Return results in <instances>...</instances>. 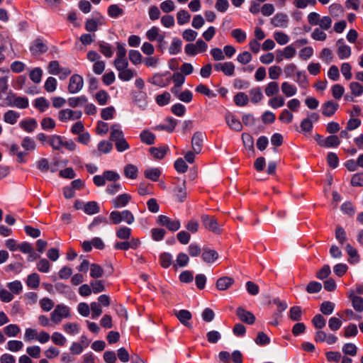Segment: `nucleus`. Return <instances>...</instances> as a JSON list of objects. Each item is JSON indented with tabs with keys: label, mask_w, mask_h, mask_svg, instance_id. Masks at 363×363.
Instances as JSON below:
<instances>
[{
	"label": "nucleus",
	"mask_w": 363,
	"mask_h": 363,
	"mask_svg": "<svg viewBox=\"0 0 363 363\" xmlns=\"http://www.w3.org/2000/svg\"><path fill=\"white\" fill-rule=\"evenodd\" d=\"M201 257L204 262L211 264L214 262L218 258V254L214 250L205 247L203 249Z\"/></svg>",
	"instance_id": "6ab92c4d"
},
{
	"label": "nucleus",
	"mask_w": 363,
	"mask_h": 363,
	"mask_svg": "<svg viewBox=\"0 0 363 363\" xmlns=\"http://www.w3.org/2000/svg\"><path fill=\"white\" fill-rule=\"evenodd\" d=\"M162 172L158 168H150L144 172V175L147 179L153 182L158 181Z\"/></svg>",
	"instance_id": "4c0bfd02"
},
{
	"label": "nucleus",
	"mask_w": 363,
	"mask_h": 363,
	"mask_svg": "<svg viewBox=\"0 0 363 363\" xmlns=\"http://www.w3.org/2000/svg\"><path fill=\"white\" fill-rule=\"evenodd\" d=\"M169 151V147L167 145L161 146L159 147H152L150 149V152L157 160H161L164 157L167 152Z\"/></svg>",
	"instance_id": "bb28decb"
},
{
	"label": "nucleus",
	"mask_w": 363,
	"mask_h": 363,
	"mask_svg": "<svg viewBox=\"0 0 363 363\" xmlns=\"http://www.w3.org/2000/svg\"><path fill=\"white\" fill-rule=\"evenodd\" d=\"M189 262V256L184 252H180L177 255L175 262L173 263V267L177 269L179 267H186Z\"/></svg>",
	"instance_id": "473e14b6"
},
{
	"label": "nucleus",
	"mask_w": 363,
	"mask_h": 363,
	"mask_svg": "<svg viewBox=\"0 0 363 363\" xmlns=\"http://www.w3.org/2000/svg\"><path fill=\"white\" fill-rule=\"evenodd\" d=\"M279 83L275 81L269 82L264 87V93L268 97H272L279 95Z\"/></svg>",
	"instance_id": "393cba45"
},
{
	"label": "nucleus",
	"mask_w": 363,
	"mask_h": 363,
	"mask_svg": "<svg viewBox=\"0 0 363 363\" xmlns=\"http://www.w3.org/2000/svg\"><path fill=\"white\" fill-rule=\"evenodd\" d=\"M63 141V138L57 135H52L48 139L50 145L55 150H59L62 147Z\"/></svg>",
	"instance_id": "2f4dec72"
},
{
	"label": "nucleus",
	"mask_w": 363,
	"mask_h": 363,
	"mask_svg": "<svg viewBox=\"0 0 363 363\" xmlns=\"http://www.w3.org/2000/svg\"><path fill=\"white\" fill-rule=\"evenodd\" d=\"M132 197L128 194H122L112 199L111 203L114 208H121L126 206Z\"/></svg>",
	"instance_id": "9b49d317"
},
{
	"label": "nucleus",
	"mask_w": 363,
	"mask_h": 363,
	"mask_svg": "<svg viewBox=\"0 0 363 363\" xmlns=\"http://www.w3.org/2000/svg\"><path fill=\"white\" fill-rule=\"evenodd\" d=\"M26 284L30 289H37L40 285V276L37 273H33L28 276Z\"/></svg>",
	"instance_id": "ea45409f"
},
{
	"label": "nucleus",
	"mask_w": 363,
	"mask_h": 363,
	"mask_svg": "<svg viewBox=\"0 0 363 363\" xmlns=\"http://www.w3.org/2000/svg\"><path fill=\"white\" fill-rule=\"evenodd\" d=\"M21 145L25 151H21L18 145L12 144L10 147V152L17 157V160L19 163H25L26 162L25 157L28 154L26 151H34L36 148V145L33 139L26 136L22 140Z\"/></svg>",
	"instance_id": "f257e3e1"
},
{
	"label": "nucleus",
	"mask_w": 363,
	"mask_h": 363,
	"mask_svg": "<svg viewBox=\"0 0 363 363\" xmlns=\"http://www.w3.org/2000/svg\"><path fill=\"white\" fill-rule=\"evenodd\" d=\"M177 318L185 326L191 328V324L189 322L192 318L191 313L187 310H180L176 313Z\"/></svg>",
	"instance_id": "b1692460"
},
{
	"label": "nucleus",
	"mask_w": 363,
	"mask_h": 363,
	"mask_svg": "<svg viewBox=\"0 0 363 363\" xmlns=\"http://www.w3.org/2000/svg\"><path fill=\"white\" fill-rule=\"evenodd\" d=\"M21 129L27 133H33L38 127L37 121L33 118H28L22 120L19 123Z\"/></svg>",
	"instance_id": "dca6fc26"
},
{
	"label": "nucleus",
	"mask_w": 363,
	"mask_h": 363,
	"mask_svg": "<svg viewBox=\"0 0 363 363\" xmlns=\"http://www.w3.org/2000/svg\"><path fill=\"white\" fill-rule=\"evenodd\" d=\"M234 102L238 106H245L249 102L247 95L244 92H238L233 98Z\"/></svg>",
	"instance_id": "c03bdc74"
},
{
	"label": "nucleus",
	"mask_w": 363,
	"mask_h": 363,
	"mask_svg": "<svg viewBox=\"0 0 363 363\" xmlns=\"http://www.w3.org/2000/svg\"><path fill=\"white\" fill-rule=\"evenodd\" d=\"M334 309L335 303L329 301H323L320 306V312L325 315L332 314Z\"/></svg>",
	"instance_id": "a18cd8bd"
},
{
	"label": "nucleus",
	"mask_w": 363,
	"mask_h": 363,
	"mask_svg": "<svg viewBox=\"0 0 363 363\" xmlns=\"http://www.w3.org/2000/svg\"><path fill=\"white\" fill-rule=\"evenodd\" d=\"M140 138L141 141L147 145L154 144L155 140V135L147 130L142 131Z\"/></svg>",
	"instance_id": "37998d69"
},
{
	"label": "nucleus",
	"mask_w": 363,
	"mask_h": 363,
	"mask_svg": "<svg viewBox=\"0 0 363 363\" xmlns=\"http://www.w3.org/2000/svg\"><path fill=\"white\" fill-rule=\"evenodd\" d=\"M97 148L101 153L108 154L112 150L113 145L108 140H102L99 143Z\"/></svg>",
	"instance_id": "69168bd1"
},
{
	"label": "nucleus",
	"mask_w": 363,
	"mask_h": 363,
	"mask_svg": "<svg viewBox=\"0 0 363 363\" xmlns=\"http://www.w3.org/2000/svg\"><path fill=\"white\" fill-rule=\"evenodd\" d=\"M158 223L162 226H165L169 230L177 231L180 228V221L177 219H172L166 216L160 215L158 217Z\"/></svg>",
	"instance_id": "39448f33"
},
{
	"label": "nucleus",
	"mask_w": 363,
	"mask_h": 363,
	"mask_svg": "<svg viewBox=\"0 0 363 363\" xmlns=\"http://www.w3.org/2000/svg\"><path fill=\"white\" fill-rule=\"evenodd\" d=\"M232 37L239 43H242L246 40L247 34L240 28H236L231 32Z\"/></svg>",
	"instance_id": "052dcab7"
},
{
	"label": "nucleus",
	"mask_w": 363,
	"mask_h": 363,
	"mask_svg": "<svg viewBox=\"0 0 363 363\" xmlns=\"http://www.w3.org/2000/svg\"><path fill=\"white\" fill-rule=\"evenodd\" d=\"M236 314L240 320L245 323L251 325L255 323V315L251 312L247 311L241 307H239L237 309Z\"/></svg>",
	"instance_id": "2eb2a0df"
},
{
	"label": "nucleus",
	"mask_w": 363,
	"mask_h": 363,
	"mask_svg": "<svg viewBox=\"0 0 363 363\" xmlns=\"http://www.w3.org/2000/svg\"><path fill=\"white\" fill-rule=\"evenodd\" d=\"M203 133L196 132L191 138V147L194 152L199 154L201 152L203 146Z\"/></svg>",
	"instance_id": "f3484780"
},
{
	"label": "nucleus",
	"mask_w": 363,
	"mask_h": 363,
	"mask_svg": "<svg viewBox=\"0 0 363 363\" xmlns=\"http://www.w3.org/2000/svg\"><path fill=\"white\" fill-rule=\"evenodd\" d=\"M81 111H73L69 108L62 109L58 113V118L62 122H67L69 120H77L82 117Z\"/></svg>",
	"instance_id": "20e7f679"
},
{
	"label": "nucleus",
	"mask_w": 363,
	"mask_h": 363,
	"mask_svg": "<svg viewBox=\"0 0 363 363\" xmlns=\"http://www.w3.org/2000/svg\"><path fill=\"white\" fill-rule=\"evenodd\" d=\"M104 275V269L98 264H91L90 265V277L93 279H99Z\"/></svg>",
	"instance_id": "49530a36"
},
{
	"label": "nucleus",
	"mask_w": 363,
	"mask_h": 363,
	"mask_svg": "<svg viewBox=\"0 0 363 363\" xmlns=\"http://www.w3.org/2000/svg\"><path fill=\"white\" fill-rule=\"evenodd\" d=\"M160 262L163 268H168L172 264V256L168 252H163L160 256Z\"/></svg>",
	"instance_id": "13d9d810"
},
{
	"label": "nucleus",
	"mask_w": 363,
	"mask_h": 363,
	"mask_svg": "<svg viewBox=\"0 0 363 363\" xmlns=\"http://www.w3.org/2000/svg\"><path fill=\"white\" fill-rule=\"evenodd\" d=\"M191 18V15L186 10L182 9L177 13V20L179 25L187 23Z\"/></svg>",
	"instance_id": "8fccbe9b"
},
{
	"label": "nucleus",
	"mask_w": 363,
	"mask_h": 363,
	"mask_svg": "<svg viewBox=\"0 0 363 363\" xmlns=\"http://www.w3.org/2000/svg\"><path fill=\"white\" fill-rule=\"evenodd\" d=\"M196 91L203 94L209 98H214L216 96V94L211 90L206 85L200 84L196 87Z\"/></svg>",
	"instance_id": "6e6d98bb"
},
{
	"label": "nucleus",
	"mask_w": 363,
	"mask_h": 363,
	"mask_svg": "<svg viewBox=\"0 0 363 363\" xmlns=\"http://www.w3.org/2000/svg\"><path fill=\"white\" fill-rule=\"evenodd\" d=\"M138 169L133 164H128L124 168V174L127 178L135 179L138 177Z\"/></svg>",
	"instance_id": "de8ad7c7"
},
{
	"label": "nucleus",
	"mask_w": 363,
	"mask_h": 363,
	"mask_svg": "<svg viewBox=\"0 0 363 363\" xmlns=\"http://www.w3.org/2000/svg\"><path fill=\"white\" fill-rule=\"evenodd\" d=\"M201 219L203 225L208 230L216 234L221 233V229L217 223V220L213 216L202 215Z\"/></svg>",
	"instance_id": "7ed1b4c3"
},
{
	"label": "nucleus",
	"mask_w": 363,
	"mask_h": 363,
	"mask_svg": "<svg viewBox=\"0 0 363 363\" xmlns=\"http://www.w3.org/2000/svg\"><path fill=\"white\" fill-rule=\"evenodd\" d=\"M43 73L41 68L35 67L30 70L29 77L34 83L39 84L41 82Z\"/></svg>",
	"instance_id": "3c124183"
},
{
	"label": "nucleus",
	"mask_w": 363,
	"mask_h": 363,
	"mask_svg": "<svg viewBox=\"0 0 363 363\" xmlns=\"http://www.w3.org/2000/svg\"><path fill=\"white\" fill-rule=\"evenodd\" d=\"M20 118V113L13 110H9L4 114V121L6 123L14 125Z\"/></svg>",
	"instance_id": "cd10ccee"
},
{
	"label": "nucleus",
	"mask_w": 363,
	"mask_h": 363,
	"mask_svg": "<svg viewBox=\"0 0 363 363\" xmlns=\"http://www.w3.org/2000/svg\"><path fill=\"white\" fill-rule=\"evenodd\" d=\"M160 28L157 26H152L146 32V37L150 41L157 40L159 43H162L164 39V35L161 34Z\"/></svg>",
	"instance_id": "aec40b11"
},
{
	"label": "nucleus",
	"mask_w": 363,
	"mask_h": 363,
	"mask_svg": "<svg viewBox=\"0 0 363 363\" xmlns=\"http://www.w3.org/2000/svg\"><path fill=\"white\" fill-rule=\"evenodd\" d=\"M339 108V104L333 101H328L322 105V113L327 117L335 114Z\"/></svg>",
	"instance_id": "4468645a"
},
{
	"label": "nucleus",
	"mask_w": 363,
	"mask_h": 363,
	"mask_svg": "<svg viewBox=\"0 0 363 363\" xmlns=\"http://www.w3.org/2000/svg\"><path fill=\"white\" fill-rule=\"evenodd\" d=\"M124 138L123 132L121 130V126L115 123L111 127L110 140L114 143L118 140Z\"/></svg>",
	"instance_id": "5701e85b"
},
{
	"label": "nucleus",
	"mask_w": 363,
	"mask_h": 363,
	"mask_svg": "<svg viewBox=\"0 0 363 363\" xmlns=\"http://www.w3.org/2000/svg\"><path fill=\"white\" fill-rule=\"evenodd\" d=\"M330 14L335 18L342 16L344 13L343 7L339 4H333L329 7Z\"/></svg>",
	"instance_id": "bf43d9fd"
},
{
	"label": "nucleus",
	"mask_w": 363,
	"mask_h": 363,
	"mask_svg": "<svg viewBox=\"0 0 363 363\" xmlns=\"http://www.w3.org/2000/svg\"><path fill=\"white\" fill-rule=\"evenodd\" d=\"M347 297L352 301V307L357 312L361 313L363 311V298L362 297L355 295L354 291L352 290H350L348 292Z\"/></svg>",
	"instance_id": "ddd939ff"
},
{
	"label": "nucleus",
	"mask_w": 363,
	"mask_h": 363,
	"mask_svg": "<svg viewBox=\"0 0 363 363\" xmlns=\"http://www.w3.org/2000/svg\"><path fill=\"white\" fill-rule=\"evenodd\" d=\"M214 69L219 72H223L226 76H232L235 73V65L232 62H219L214 65Z\"/></svg>",
	"instance_id": "1a4fd4ad"
},
{
	"label": "nucleus",
	"mask_w": 363,
	"mask_h": 363,
	"mask_svg": "<svg viewBox=\"0 0 363 363\" xmlns=\"http://www.w3.org/2000/svg\"><path fill=\"white\" fill-rule=\"evenodd\" d=\"M249 94L250 97V101L255 104L259 103L264 98L262 89L259 86H256L251 89L249 91Z\"/></svg>",
	"instance_id": "a878e982"
},
{
	"label": "nucleus",
	"mask_w": 363,
	"mask_h": 363,
	"mask_svg": "<svg viewBox=\"0 0 363 363\" xmlns=\"http://www.w3.org/2000/svg\"><path fill=\"white\" fill-rule=\"evenodd\" d=\"M90 285L94 294H99L105 291L104 281L102 280H92L90 281Z\"/></svg>",
	"instance_id": "e2e57ef3"
},
{
	"label": "nucleus",
	"mask_w": 363,
	"mask_h": 363,
	"mask_svg": "<svg viewBox=\"0 0 363 363\" xmlns=\"http://www.w3.org/2000/svg\"><path fill=\"white\" fill-rule=\"evenodd\" d=\"M311 322L313 326L318 330L323 328L326 324V320L321 314L314 315Z\"/></svg>",
	"instance_id": "4d7b16f0"
},
{
	"label": "nucleus",
	"mask_w": 363,
	"mask_h": 363,
	"mask_svg": "<svg viewBox=\"0 0 363 363\" xmlns=\"http://www.w3.org/2000/svg\"><path fill=\"white\" fill-rule=\"evenodd\" d=\"M285 104V99L281 95H277L270 97L268 101V105L273 109H277L284 106Z\"/></svg>",
	"instance_id": "c756f323"
},
{
	"label": "nucleus",
	"mask_w": 363,
	"mask_h": 363,
	"mask_svg": "<svg viewBox=\"0 0 363 363\" xmlns=\"http://www.w3.org/2000/svg\"><path fill=\"white\" fill-rule=\"evenodd\" d=\"M84 86V80L81 75L73 74L69 79L68 91L71 94L79 92Z\"/></svg>",
	"instance_id": "423d86ee"
},
{
	"label": "nucleus",
	"mask_w": 363,
	"mask_h": 363,
	"mask_svg": "<svg viewBox=\"0 0 363 363\" xmlns=\"http://www.w3.org/2000/svg\"><path fill=\"white\" fill-rule=\"evenodd\" d=\"M132 230L126 226L119 228L116 231V235L118 239L121 240H129L131 237Z\"/></svg>",
	"instance_id": "e433bc0d"
},
{
	"label": "nucleus",
	"mask_w": 363,
	"mask_h": 363,
	"mask_svg": "<svg viewBox=\"0 0 363 363\" xmlns=\"http://www.w3.org/2000/svg\"><path fill=\"white\" fill-rule=\"evenodd\" d=\"M48 46L40 38L35 39L30 47L33 55H39L48 51Z\"/></svg>",
	"instance_id": "6e6552de"
},
{
	"label": "nucleus",
	"mask_w": 363,
	"mask_h": 363,
	"mask_svg": "<svg viewBox=\"0 0 363 363\" xmlns=\"http://www.w3.org/2000/svg\"><path fill=\"white\" fill-rule=\"evenodd\" d=\"M63 329L66 333L74 335L79 333V325L77 323H67L63 325Z\"/></svg>",
	"instance_id": "09e8293b"
},
{
	"label": "nucleus",
	"mask_w": 363,
	"mask_h": 363,
	"mask_svg": "<svg viewBox=\"0 0 363 363\" xmlns=\"http://www.w3.org/2000/svg\"><path fill=\"white\" fill-rule=\"evenodd\" d=\"M302 311L300 306H293L289 310V318L293 321H299L301 319Z\"/></svg>",
	"instance_id": "864d4df0"
},
{
	"label": "nucleus",
	"mask_w": 363,
	"mask_h": 363,
	"mask_svg": "<svg viewBox=\"0 0 363 363\" xmlns=\"http://www.w3.org/2000/svg\"><path fill=\"white\" fill-rule=\"evenodd\" d=\"M345 250L350 256L348 262L351 264L357 263L359 261V255L357 250L354 248L350 244H347Z\"/></svg>",
	"instance_id": "72a5a7b5"
},
{
	"label": "nucleus",
	"mask_w": 363,
	"mask_h": 363,
	"mask_svg": "<svg viewBox=\"0 0 363 363\" xmlns=\"http://www.w3.org/2000/svg\"><path fill=\"white\" fill-rule=\"evenodd\" d=\"M70 316V308L65 306L59 304L50 314L51 320L58 324L63 318H67Z\"/></svg>",
	"instance_id": "f03ea898"
},
{
	"label": "nucleus",
	"mask_w": 363,
	"mask_h": 363,
	"mask_svg": "<svg viewBox=\"0 0 363 363\" xmlns=\"http://www.w3.org/2000/svg\"><path fill=\"white\" fill-rule=\"evenodd\" d=\"M171 95L169 92H164L156 96L155 101L160 106L167 105L170 102Z\"/></svg>",
	"instance_id": "680f3d73"
},
{
	"label": "nucleus",
	"mask_w": 363,
	"mask_h": 363,
	"mask_svg": "<svg viewBox=\"0 0 363 363\" xmlns=\"http://www.w3.org/2000/svg\"><path fill=\"white\" fill-rule=\"evenodd\" d=\"M136 74L135 70L127 68L118 72V78L123 82H128L135 77Z\"/></svg>",
	"instance_id": "58836bf2"
},
{
	"label": "nucleus",
	"mask_w": 363,
	"mask_h": 363,
	"mask_svg": "<svg viewBox=\"0 0 363 363\" xmlns=\"http://www.w3.org/2000/svg\"><path fill=\"white\" fill-rule=\"evenodd\" d=\"M21 332V328L16 324H9L4 328V333L8 337H16Z\"/></svg>",
	"instance_id": "79ce46f5"
},
{
	"label": "nucleus",
	"mask_w": 363,
	"mask_h": 363,
	"mask_svg": "<svg viewBox=\"0 0 363 363\" xmlns=\"http://www.w3.org/2000/svg\"><path fill=\"white\" fill-rule=\"evenodd\" d=\"M337 55L340 60L348 58L351 55V48L345 44L343 39L337 41Z\"/></svg>",
	"instance_id": "f8f14e48"
},
{
	"label": "nucleus",
	"mask_w": 363,
	"mask_h": 363,
	"mask_svg": "<svg viewBox=\"0 0 363 363\" xmlns=\"http://www.w3.org/2000/svg\"><path fill=\"white\" fill-rule=\"evenodd\" d=\"M225 121H226L227 124L231 129H233L235 131H240L242 130V123L232 113H228L225 116Z\"/></svg>",
	"instance_id": "4be33fe9"
},
{
	"label": "nucleus",
	"mask_w": 363,
	"mask_h": 363,
	"mask_svg": "<svg viewBox=\"0 0 363 363\" xmlns=\"http://www.w3.org/2000/svg\"><path fill=\"white\" fill-rule=\"evenodd\" d=\"M34 106L40 112H44L49 107V103L44 97H39L34 101Z\"/></svg>",
	"instance_id": "774afa93"
},
{
	"label": "nucleus",
	"mask_w": 363,
	"mask_h": 363,
	"mask_svg": "<svg viewBox=\"0 0 363 363\" xmlns=\"http://www.w3.org/2000/svg\"><path fill=\"white\" fill-rule=\"evenodd\" d=\"M179 184L174 189V194L177 199L180 202H183L186 198V186L185 180H179Z\"/></svg>",
	"instance_id": "a211bd4d"
},
{
	"label": "nucleus",
	"mask_w": 363,
	"mask_h": 363,
	"mask_svg": "<svg viewBox=\"0 0 363 363\" xmlns=\"http://www.w3.org/2000/svg\"><path fill=\"white\" fill-rule=\"evenodd\" d=\"M99 51L101 54H103L106 57L110 58L113 55V50L112 46L106 42H100L99 43Z\"/></svg>",
	"instance_id": "c9c22d12"
},
{
	"label": "nucleus",
	"mask_w": 363,
	"mask_h": 363,
	"mask_svg": "<svg viewBox=\"0 0 363 363\" xmlns=\"http://www.w3.org/2000/svg\"><path fill=\"white\" fill-rule=\"evenodd\" d=\"M28 104V99L26 97L18 96L14 99L13 102L10 104L9 106L18 108H26Z\"/></svg>",
	"instance_id": "5fc2aeb1"
},
{
	"label": "nucleus",
	"mask_w": 363,
	"mask_h": 363,
	"mask_svg": "<svg viewBox=\"0 0 363 363\" xmlns=\"http://www.w3.org/2000/svg\"><path fill=\"white\" fill-rule=\"evenodd\" d=\"M87 99L85 96H80L77 97H71L68 99V104L72 108L80 106L86 104Z\"/></svg>",
	"instance_id": "603ef678"
},
{
	"label": "nucleus",
	"mask_w": 363,
	"mask_h": 363,
	"mask_svg": "<svg viewBox=\"0 0 363 363\" xmlns=\"http://www.w3.org/2000/svg\"><path fill=\"white\" fill-rule=\"evenodd\" d=\"M271 23L274 27L286 28L289 23L288 16L284 13H277L271 19Z\"/></svg>",
	"instance_id": "9d476101"
},
{
	"label": "nucleus",
	"mask_w": 363,
	"mask_h": 363,
	"mask_svg": "<svg viewBox=\"0 0 363 363\" xmlns=\"http://www.w3.org/2000/svg\"><path fill=\"white\" fill-rule=\"evenodd\" d=\"M124 11L118 4H112L108 8V14L111 18H117L123 15Z\"/></svg>",
	"instance_id": "a19ab883"
},
{
	"label": "nucleus",
	"mask_w": 363,
	"mask_h": 363,
	"mask_svg": "<svg viewBox=\"0 0 363 363\" xmlns=\"http://www.w3.org/2000/svg\"><path fill=\"white\" fill-rule=\"evenodd\" d=\"M41 127L44 130L50 131L53 130L55 128V121L50 117L44 118L41 121Z\"/></svg>",
	"instance_id": "338daca9"
},
{
	"label": "nucleus",
	"mask_w": 363,
	"mask_h": 363,
	"mask_svg": "<svg viewBox=\"0 0 363 363\" xmlns=\"http://www.w3.org/2000/svg\"><path fill=\"white\" fill-rule=\"evenodd\" d=\"M52 342L58 346H64L67 342V339L62 334L58 332H55L50 337Z\"/></svg>",
	"instance_id": "0e129e2a"
},
{
	"label": "nucleus",
	"mask_w": 363,
	"mask_h": 363,
	"mask_svg": "<svg viewBox=\"0 0 363 363\" xmlns=\"http://www.w3.org/2000/svg\"><path fill=\"white\" fill-rule=\"evenodd\" d=\"M234 283V280L233 278L228 277H223L219 278L216 281V287L218 290H226L230 288L233 284Z\"/></svg>",
	"instance_id": "c85d7f7f"
},
{
	"label": "nucleus",
	"mask_w": 363,
	"mask_h": 363,
	"mask_svg": "<svg viewBox=\"0 0 363 363\" xmlns=\"http://www.w3.org/2000/svg\"><path fill=\"white\" fill-rule=\"evenodd\" d=\"M140 240L138 238H132L129 241L117 242L114 244V249L120 250H128L129 249L136 250L140 245Z\"/></svg>",
	"instance_id": "0eeeda50"
},
{
	"label": "nucleus",
	"mask_w": 363,
	"mask_h": 363,
	"mask_svg": "<svg viewBox=\"0 0 363 363\" xmlns=\"http://www.w3.org/2000/svg\"><path fill=\"white\" fill-rule=\"evenodd\" d=\"M281 89L282 93L286 97H291L294 96L297 92V88L295 85L291 84L287 82H284L281 85Z\"/></svg>",
	"instance_id": "7c9ffc66"
},
{
	"label": "nucleus",
	"mask_w": 363,
	"mask_h": 363,
	"mask_svg": "<svg viewBox=\"0 0 363 363\" xmlns=\"http://www.w3.org/2000/svg\"><path fill=\"white\" fill-rule=\"evenodd\" d=\"M100 211V207L96 201L85 203L84 212L87 215L96 214Z\"/></svg>",
	"instance_id": "f704fd0d"
},
{
	"label": "nucleus",
	"mask_w": 363,
	"mask_h": 363,
	"mask_svg": "<svg viewBox=\"0 0 363 363\" xmlns=\"http://www.w3.org/2000/svg\"><path fill=\"white\" fill-rule=\"evenodd\" d=\"M150 82L154 85L164 87L169 84L171 79L165 77V74H156L152 77Z\"/></svg>",
	"instance_id": "412c9836"
}]
</instances>
